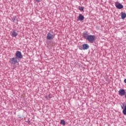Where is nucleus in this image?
I'll return each instance as SVG.
<instances>
[{"instance_id": "obj_4", "label": "nucleus", "mask_w": 126, "mask_h": 126, "mask_svg": "<svg viewBox=\"0 0 126 126\" xmlns=\"http://www.w3.org/2000/svg\"><path fill=\"white\" fill-rule=\"evenodd\" d=\"M15 57L16 58H17L18 59H20L21 60L22 58H23V56H22V54H21V52L17 51L16 52L15 54Z\"/></svg>"}, {"instance_id": "obj_8", "label": "nucleus", "mask_w": 126, "mask_h": 126, "mask_svg": "<svg viewBox=\"0 0 126 126\" xmlns=\"http://www.w3.org/2000/svg\"><path fill=\"white\" fill-rule=\"evenodd\" d=\"M83 50H88L89 49V45L88 44H84L82 45Z\"/></svg>"}, {"instance_id": "obj_15", "label": "nucleus", "mask_w": 126, "mask_h": 126, "mask_svg": "<svg viewBox=\"0 0 126 126\" xmlns=\"http://www.w3.org/2000/svg\"><path fill=\"white\" fill-rule=\"evenodd\" d=\"M12 20L13 22H15V20H16V17L14 16V17H12Z\"/></svg>"}, {"instance_id": "obj_10", "label": "nucleus", "mask_w": 126, "mask_h": 126, "mask_svg": "<svg viewBox=\"0 0 126 126\" xmlns=\"http://www.w3.org/2000/svg\"><path fill=\"white\" fill-rule=\"evenodd\" d=\"M18 35V33H17V32H16V31L14 30L12 32V34H11V36H12V37L13 38L14 37H16V36H17Z\"/></svg>"}, {"instance_id": "obj_19", "label": "nucleus", "mask_w": 126, "mask_h": 126, "mask_svg": "<svg viewBox=\"0 0 126 126\" xmlns=\"http://www.w3.org/2000/svg\"><path fill=\"white\" fill-rule=\"evenodd\" d=\"M125 83H126V78L124 80Z\"/></svg>"}, {"instance_id": "obj_9", "label": "nucleus", "mask_w": 126, "mask_h": 126, "mask_svg": "<svg viewBox=\"0 0 126 126\" xmlns=\"http://www.w3.org/2000/svg\"><path fill=\"white\" fill-rule=\"evenodd\" d=\"M78 19L80 21H82L83 20H84V16L82 15L81 14H80L78 17Z\"/></svg>"}, {"instance_id": "obj_11", "label": "nucleus", "mask_w": 126, "mask_h": 126, "mask_svg": "<svg viewBox=\"0 0 126 126\" xmlns=\"http://www.w3.org/2000/svg\"><path fill=\"white\" fill-rule=\"evenodd\" d=\"M45 98H46L47 100H50L51 98H53V94H50L49 95H46Z\"/></svg>"}, {"instance_id": "obj_5", "label": "nucleus", "mask_w": 126, "mask_h": 126, "mask_svg": "<svg viewBox=\"0 0 126 126\" xmlns=\"http://www.w3.org/2000/svg\"><path fill=\"white\" fill-rule=\"evenodd\" d=\"M119 95L121 96H125L126 95V91L124 89H120L119 91Z\"/></svg>"}, {"instance_id": "obj_16", "label": "nucleus", "mask_w": 126, "mask_h": 126, "mask_svg": "<svg viewBox=\"0 0 126 126\" xmlns=\"http://www.w3.org/2000/svg\"><path fill=\"white\" fill-rule=\"evenodd\" d=\"M79 9L81 10V11H83V10H84V7L80 6Z\"/></svg>"}, {"instance_id": "obj_20", "label": "nucleus", "mask_w": 126, "mask_h": 126, "mask_svg": "<svg viewBox=\"0 0 126 126\" xmlns=\"http://www.w3.org/2000/svg\"><path fill=\"white\" fill-rule=\"evenodd\" d=\"M125 96V98L126 99V94H125L124 95Z\"/></svg>"}, {"instance_id": "obj_17", "label": "nucleus", "mask_w": 126, "mask_h": 126, "mask_svg": "<svg viewBox=\"0 0 126 126\" xmlns=\"http://www.w3.org/2000/svg\"><path fill=\"white\" fill-rule=\"evenodd\" d=\"M125 104H123L122 105H121V108H122V109H123V110H124V109H125Z\"/></svg>"}, {"instance_id": "obj_3", "label": "nucleus", "mask_w": 126, "mask_h": 126, "mask_svg": "<svg viewBox=\"0 0 126 126\" xmlns=\"http://www.w3.org/2000/svg\"><path fill=\"white\" fill-rule=\"evenodd\" d=\"M115 5L118 9H122L124 8V5L118 1L115 2Z\"/></svg>"}, {"instance_id": "obj_13", "label": "nucleus", "mask_w": 126, "mask_h": 126, "mask_svg": "<svg viewBox=\"0 0 126 126\" xmlns=\"http://www.w3.org/2000/svg\"><path fill=\"white\" fill-rule=\"evenodd\" d=\"M60 125H63V126H64L65 125V121L63 120H61L60 122Z\"/></svg>"}, {"instance_id": "obj_21", "label": "nucleus", "mask_w": 126, "mask_h": 126, "mask_svg": "<svg viewBox=\"0 0 126 126\" xmlns=\"http://www.w3.org/2000/svg\"><path fill=\"white\" fill-rule=\"evenodd\" d=\"M28 124H30V121H28Z\"/></svg>"}, {"instance_id": "obj_1", "label": "nucleus", "mask_w": 126, "mask_h": 126, "mask_svg": "<svg viewBox=\"0 0 126 126\" xmlns=\"http://www.w3.org/2000/svg\"><path fill=\"white\" fill-rule=\"evenodd\" d=\"M87 40L90 43H94V41L96 40V37L94 35H89Z\"/></svg>"}, {"instance_id": "obj_7", "label": "nucleus", "mask_w": 126, "mask_h": 126, "mask_svg": "<svg viewBox=\"0 0 126 126\" xmlns=\"http://www.w3.org/2000/svg\"><path fill=\"white\" fill-rule=\"evenodd\" d=\"M83 36L84 39H85L86 40H87L88 38V36H89V35H88V32H84L83 33Z\"/></svg>"}, {"instance_id": "obj_12", "label": "nucleus", "mask_w": 126, "mask_h": 126, "mask_svg": "<svg viewBox=\"0 0 126 126\" xmlns=\"http://www.w3.org/2000/svg\"><path fill=\"white\" fill-rule=\"evenodd\" d=\"M126 17V13L124 12H122L121 13V18L122 19H125Z\"/></svg>"}, {"instance_id": "obj_14", "label": "nucleus", "mask_w": 126, "mask_h": 126, "mask_svg": "<svg viewBox=\"0 0 126 126\" xmlns=\"http://www.w3.org/2000/svg\"><path fill=\"white\" fill-rule=\"evenodd\" d=\"M123 113L125 115V116H126V105H125L124 107V109L123 111Z\"/></svg>"}, {"instance_id": "obj_6", "label": "nucleus", "mask_w": 126, "mask_h": 126, "mask_svg": "<svg viewBox=\"0 0 126 126\" xmlns=\"http://www.w3.org/2000/svg\"><path fill=\"white\" fill-rule=\"evenodd\" d=\"M55 37L54 35L51 34V32H48L47 35V40H52V39H54Z\"/></svg>"}, {"instance_id": "obj_2", "label": "nucleus", "mask_w": 126, "mask_h": 126, "mask_svg": "<svg viewBox=\"0 0 126 126\" xmlns=\"http://www.w3.org/2000/svg\"><path fill=\"white\" fill-rule=\"evenodd\" d=\"M17 60L18 58L17 57L10 58L9 63L11 64H15L18 63V61Z\"/></svg>"}, {"instance_id": "obj_18", "label": "nucleus", "mask_w": 126, "mask_h": 126, "mask_svg": "<svg viewBox=\"0 0 126 126\" xmlns=\"http://www.w3.org/2000/svg\"><path fill=\"white\" fill-rule=\"evenodd\" d=\"M36 0V1L37 2H40V0Z\"/></svg>"}]
</instances>
